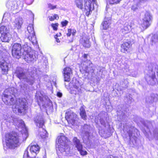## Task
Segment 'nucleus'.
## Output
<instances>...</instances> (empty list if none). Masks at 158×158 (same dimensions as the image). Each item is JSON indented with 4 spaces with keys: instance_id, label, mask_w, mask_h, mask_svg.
Masks as SVG:
<instances>
[{
    "instance_id": "nucleus-1",
    "label": "nucleus",
    "mask_w": 158,
    "mask_h": 158,
    "mask_svg": "<svg viewBox=\"0 0 158 158\" xmlns=\"http://www.w3.org/2000/svg\"><path fill=\"white\" fill-rule=\"evenodd\" d=\"M147 73L145 78L148 83L153 85L158 84V76L156 77L155 73H158V66L155 64L150 63L147 69Z\"/></svg>"
},
{
    "instance_id": "nucleus-2",
    "label": "nucleus",
    "mask_w": 158,
    "mask_h": 158,
    "mask_svg": "<svg viewBox=\"0 0 158 158\" xmlns=\"http://www.w3.org/2000/svg\"><path fill=\"white\" fill-rule=\"evenodd\" d=\"M6 140L7 146L11 149H14L19 147L22 141L21 136L16 133L7 134Z\"/></svg>"
},
{
    "instance_id": "nucleus-3",
    "label": "nucleus",
    "mask_w": 158,
    "mask_h": 158,
    "mask_svg": "<svg viewBox=\"0 0 158 158\" xmlns=\"http://www.w3.org/2000/svg\"><path fill=\"white\" fill-rule=\"evenodd\" d=\"M15 73L16 76L20 80H22L26 81L30 85H32L35 81L34 76H27L24 72L23 69L21 67L17 68Z\"/></svg>"
},
{
    "instance_id": "nucleus-4",
    "label": "nucleus",
    "mask_w": 158,
    "mask_h": 158,
    "mask_svg": "<svg viewBox=\"0 0 158 158\" xmlns=\"http://www.w3.org/2000/svg\"><path fill=\"white\" fill-rule=\"evenodd\" d=\"M27 101L25 98H18L16 100L15 108L18 109L19 113H24L27 109Z\"/></svg>"
},
{
    "instance_id": "nucleus-5",
    "label": "nucleus",
    "mask_w": 158,
    "mask_h": 158,
    "mask_svg": "<svg viewBox=\"0 0 158 158\" xmlns=\"http://www.w3.org/2000/svg\"><path fill=\"white\" fill-rule=\"evenodd\" d=\"M35 121L36 123L37 126L40 128L39 129V135L42 138H45L47 136V133L45 129L42 128L44 123L43 118L40 117H37L35 118Z\"/></svg>"
},
{
    "instance_id": "nucleus-6",
    "label": "nucleus",
    "mask_w": 158,
    "mask_h": 158,
    "mask_svg": "<svg viewBox=\"0 0 158 158\" xmlns=\"http://www.w3.org/2000/svg\"><path fill=\"white\" fill-rule=\"evenodd\" d=\"M11 51L13 56L18 59L21 58L23 55L22 46L20 44L14 43L12 46Z\"/></svg>"
},
{
    "instance_id": "nucleus-7",
    "label": "nucleus",
    "mask_w": 158,
    "mask_h": 158,
    "mask_svg": "<svg viewBox=\"0 0 158 158\" xmlns=\"http://www.w3.org/2000/svg\"><path fill=\"white\" fill-rule=\"evenodd\" d=\"M28 33L26 36L27 38L33 44H36L37 43L35 33L34 31L33 24H29L27 27Z\"/></svg>"
},
{
    "instance_id": "nucleus-8",
    "label": "nucleus",
    "mask_w": 158,
    "mask_h": 158,
    "mask_svg": "<svg viewBox=\"0 0 158 158\" xmlns=\"http://www.w3.org/2000/svg\"><path fill=\"white\" fill-rule=\"evenodd\" d=\"M152 19V15L150 13L146 12L143 18V23L141 24L143 29H146L151 25Z\"/></svg>"
},
{
    "instance_id": "nucleus-9",
    "label": "nucleus",
    "mask_w": 158,
    "mask_h": 158,
    "mask_svg": "<svg viewBox=\"0 0 158 158\" xmlns=\"http://www.w3.org/2000/svg\"><path fill=\"white\" fill-rule=\"evenodd\" d=\"M65 118L69 124L73 125L77 120V115L70 110H68L66 113Z\"/></svg>"
},
{
    "instance_id": "nucleus-10",
    "label": "nucleus",
    "mask_w": 158,
    "mask_h": 158,
    "mask_svg": "<svg viewBox=\"0 0 158 158\" xmlns=\"http://www.w3.org/2000/svg\"><path fill=\"white\" fill-rule=\"evenodd\" d=\"M23 55L25 61L28 63L36 60L38 58L37 53L34 51L23 54Z\"/></svg>"
},
{
    "instance_id": "nucleus-11",
    "label": "nucleus",
    "mask_w": 158,
    "mask_h": 158,
    "mask_svg": "<svg viewBox=\"0 0 158 158\" xmlns=\"http://www.w3.org/2000/svg\"><path fill=\"white\" fill-rule=\"evenodd\" d=\"M83 68L85 73L88 74L93 73L94 72V66L93 64L89 60L84 62Z\"/></svg>"
},
{
    "instance_id": "nucleus-12",
    "label": "nucleus",
    "mask_w": 158,
    "mask_h": 158,
    "mask_svg": "<svg viewBox=\"0 0 158 158\" xmlns=\"http://www.w3.org/2000/svg\"><path fill=\"white\" fill-rule=\"evenodd\" d=\"M84 2L85 9L86 11V15L87 16L90 14L93 9L91 7V4L95 3L96 0H84Z\"/></svg>"
},
{
    "instance_id": "nucleus-13",
    "label": "nucleus",
    "mask_w": 158,
    "mask_h": 158,
    "mask_svg": "<svg viewBox=\"0 0 158 158\" xmlns=\"http://www.w3.org/2000/svg\"><path fill=\"white\" fill-rule=\"evenodd\" d=\"M58 148L60 151H63V147L67 144V138L63 135L57 137Z\"/></svg>"
},
{
    "instance_id": "nucleus-14",
    "label": "nucleus",
    "mask_w": 158,
    "mask_h": 158,
    "mask_svg": "<svg viewBox=\"0 0 158 158\" xmlns=\"http://www.w3.org/2000/svg\"><path fill=\"white\" fill-rule=\"evenodd\" d=\"M14 89L13 88H10L7 89H6L3 93V97L5 98L3 99L5 102H9L10 101V98L11 97V94L13 95L14 94Z\"/></svg>"
},
{
    "instance_id": "nucleus-15",
    "label": "nucleus",
    "mask_w": 158,
    "mask_h": 158,
    "mask_svg": "<svg viewBox=\"0 0 158 158\" xmlns=\"http://www.w3.org/2000/svg\"><path fill=\"white\" fill-rule=\"evenodd\" d=\"M64 81L69 82L70 81V77L72 74L71 69L69 68H66L63 71Z\"/></svg>"
},
{
    "instance_id": "nucleus-16",
    "label": "nucleus",
    "mask_w": 158,
    "mask_h": 158,
    "mask_svg": "<svg viewBox=\"0 0 158 158\" xmlns=\"http://www.w3.org/2000/svg\"><path fill=\"white\" fill-rule=\"evenodd\" d=\"M73 89L72 93L78 94L81 91L80 85L79 82L76 80L74 83L73 85Z\"/></svg>"
},
{
    "instance_id": "nucleus-17",
    "label": "nucleus",
    "mask_w": 158,
    "mask_h": 158,
    "mask_svg": "<svg viewBox=\"0 0 158 158\" xmlns=\"http://www.w3.org/2000/svg\"><path fill=\"white\" fill-rule=\"evenodd\" d=\"M40 94L41 96L36 95V99L39 105H45V102L48 100V97L46 96H43L41 94Z\"/></svg>"
},
{
    "instance_id": "nucleus-18",
    "label": "nucleus",
    "mask_w": 158,
    "mask_h": 158,
    "mask_svg": "<svg viewBox=\"0 0 158 158\" xmlns=\"http://www.w3.org/2000/svg\"><path fill=\"white\" fill-rule=\"evenodd\" d=\"M16 2L15 0H9L6 4V6L8 9L14 10L17 9Z\"/></svg>"
},
{
    "instance_id": "nucleus-19",
    "label": "nucleus",
    "mask_w": 158,
    "mask_h": 158,
    "mask_svg": "<svg viewBox=\"0 0 158 158\" xmlns=\"http://www.w3.org/2000/svg\"><path fill=\"white\" fill-rule=\"evenodd\" d=\"M23 23L22 18H18L15 19V21L12 23L14 26V28L20 29L21 27V25Z\"/></svg>"
},
{
    "instance_id": "nucleus-20",
    "label": "nucleus",
    "mask_w": 158,
    "mask_h": 158,
    "mask_svg": "<svg viewBox=\"0 0 158 158\" xmlns=\"http://www.w3.org/2000/svg\"><path fill=\"white\" fill-rule=\"evenodd\" d=\"M29 148L30 152L32 154H34V156H31V157H33L36 155L37 153L39 152L40 150V148L38 145H33L27 148V149Z\"/></svg>"
},
{
    "instance_id": "nucleus-21",
    "label": "nucleus",
    "mask_w": 158,
    "mask_h": 158,
    "mask_svg": "<svg viewBox=\"0 0 158 158\" xmlns=\"http://www.w3.org/2000/svg\"><path fill=\"white\" fill-rule=\"evenodd\" d=\"M158 99V95L157 94H152L150 96L147 97L146 99V102L149 103H152L156 102Z\"/></svg>"
},
{
    "instance_id": "nucleus-22",
    "label": "nucleus",
    "mask_w": 158,
    "mask_h": 158,
    "mask_svg": "<svg viewBox=\"0 0 158 158\" xmlns=\"http://www.w3.org/2000/svg\"><path fill=\"white\" fill-rule=\"evenodd\" d=\"M128 82L127 79H124L120 83V85L118 88V89L120 91L123 90L127 88Z\"/></svg>"
},
{
    "instance_id": "nucleus-23",
    "label": "nucleus",
    "mask_w": 158,
    "mask_h": 158,
    "mask_svg": "<svg viewBox=\"0 0 158 158\" xmlns=\"http://www.w3.org/2000/svg\"><path fill=\"white\" fill-rule=\"evenodd\" d=\"M81 41L83 46L85 47L89 48L90 47V44L89 41V38L88 36H83Z\"/></svg>"
},
{
    "instance_id": "nucleus-24",
    "label": "nucleus",
    "mask_w": 158,
    "mask_h": 158,
    "mask_svg": "<svg viewBox=\"0 0 158 158\" xmlns=\"http://www.w3.org/2000/svg\"><path fill=\"white\" fill-rule=\"evenodd\" d=\"M9 64L6 62H4L1 65H0V67L2 70V73L3 74H6L7 73L8 70Z\"/></svg>"
},
{
    "instance_id": "nucleus-25",
    "label": "nucleus",
    "mask_w": 158,
    "mask_h": 158,
    "mask_svg": "<svg viewBox=\"0 0 158 158\" xmlns=\"http://www.w3.org/2000/svg\"><path fill=\"white\" fill-rule=\"evenodd\" d=\"M111 20L107 18H105V20L102 23V28L104 30H106L109 28L111 24Z\"/></svg>"
},
{
    "instance_id": "nucleus-26",
    "label": "nucleus",
    "mask_w": 158,
    "mask_h": 158,
    "mask_svg": "<svg viewBox=\"0 0 158 158\" xmlns=\"http://www.w3.org/2000/svg\"><path fill=\"white\" fill-rule=\"evenodd\" d=\"M131 45L128 42H124L121 45V51L123 53H126L130 48Z\"/></svg>"
},
{
    "instance_id": "nucleus-27",
    "label": "nucleus",
    "mask_w": 158,
    "mask_h": 158,
    "mask_svg": "<svg viewBox=\"0 0 158 158\" xmlns=\"http://www.w3.org/2000/svg\"><path fill=\"white\" fill-rule=\"evenodd\" d=\"M131 30V26L128 25L127 23H125L123 28L121 29L122 32L124 34L128 33Z\"/></svg>"
},
{
    "instance_id": "nucleus-28",
    "label": "nucleus",
    "mask_w": 158,
    "mask_h": 158,
    "mask_svg": "<svg viewBox=\"0 0 158 158\" xmlns=\"http://www.w3.org/2000/svg\"><path fill=\"white\" fill-rule=\"evenodd\" d=\"M73 141L74 145L77 149H79L80 150L82 145L80 142L79 140L77 139V137H75L73 139Z\"/></svg>"
},
{
    "instance_id": "nucleus-29",
    "label": "nucleus",
    "mask_w": 158,
    "mask_h": 158,
    "mask_svg": "<svg viewBox=\"0 0 158 158\" xmlns=\"http://www.w3.org/2000/svg\"><path fill=\"white\" fill-rule=\"evenodd\" d=\"M19 127H21L22 129H24L26 131V128L24 122L22 120H18L16 124Z\"/></svg>"
},
{
    "instance_id": "nucleus-30",
    "label": "nucleus",
    "mask_w": 158,
    "mask_h": 158,
    "mask_svg": "<svg viewBox=\"0 0 158 158\" xmlns=\"http://www.w3.org/2000/svg\"><path fill=\"white\" fill-rule=\"evenodd\" d=\"M9 28L5 26H2L0 28V35L9 32Z\"/></svg>"
},
{
    "instance_id": "nucleus-31",
    "label": "nucleus",
    "mask_w": 158,
    "mask_h": 158,
    "mask_svg": "<svg viewBox=\"0 0 158 158\" xmlns=\"http://www.w3.org/2000/svg\"><path fill=\"white\" fill-rule=\"evenodd\" d=\"M10 102H5V103L8 105H12L13 106V108L15 107V106L16 105L15 101V100L14 97L12 96H11L10 98Z\"/></svg>"
},
{
    "instance_id": "nucleus-32",
    "label": "nucleus",
    "mask_w": 158,
    "mask_h": 158,
    "mask_svg": "<svg viewBox=\"0 0 158 158\" xmlns=\"http://www.w3.org/2000/svg\"><path fill=\"white\" fill-rule=\"evenodd\" d=\"M63 151H60L61 152H65V154H69L70 152V148L69 145L66 144L65 146L63 147L62 148Z\"/></svg>"
},
{
    "instance_id": "nucleus-33",
    "label": "nucleus",
    "mask_w": 158,
    "mask_h": 158,
    "mask_svg": "<svg viewBox=\"0 0 158 158\" xmlns=\"http://www.w3.org/2000/svg\"><path fill=\"white\" fill-rule=\"evenodd\" d=\"M75 2L78 8L81 9H83V4L81 0H75Z\"/></svg>"
},
{
    "instance_id": "nucleus-34",
    "label": "nucleus",
    "mask_w": 158,
    "mask_h": 158,
    "mask_svg": "<svg viewBox=\"0 0 158 158\" xmlns=\"http://www.w3.org/2000/svg\"><path fill=\"white\" fill-rule=\"evenodd\" d=\"M90 127L87 125H85L84 126L83 129L84 131L85 132V133H86V135L88 136L89 135V131L90 129Z\"/></svg>"
},
{
    "instance_id": "nucleus-35",
    "label": "nucleus",
    "mask_w": 158,
    "mask_h": 158,
    "mask_svg": "<svg viewBox=\"0 0 158 158\" xmlns=\"http://www.w3.org/2000/svg\"><path fill=\"white\" fill-rule=\"evenodd\" d=\"M118 114V115L119 116L120 119L123 121L124 120L126 117V116L125 115V113L122 112L121 111L119 112Z\"/></svg>"
},
{
    "instance_id": "nucleus-36",
    "label": "nucleus",
    "mask_w": 158,
    "mask_h": 158,
    "mask_svg": "<svg viewBox=\"0 0 158 158\" xmlns=\"http://www.w3.org/2000/svg\"><path fill=\"white\" fill-rule=\"evenodd\" d=\"M122 0H108L109 3L111 4H117Z\"/></svg>"
},
{
    "instance_id": "nucleus-37",
    "label": "nucleus",
    "mask_w": 158,
    "mask_h": 158,
    "mask_svg": "<svg viewBox=\"0 0 158 158\" xmlns=\"http://www.w3.org/2000/svg\"><path fill=\"white\" fill-rule=\"evenodd\" d=\"M151 41L152 42L156 43L158 42V39L157 35H154L152 37Z\"/></svg>"
},
{
    "instance_id": "nucleus-38",
    "label": "nucleus",
    "mask_w": 158,
    "mask_h": 158,
    "mask_svg": "<svg viewBox=\"0 0 158 158\" xmlns=\"http://www.w3.org/2000/svg\"><path fill=\"white\" fill-rule=\"evenodd\" d=\"M24 51V52L23 53V54H25L27 53V52H32V51H31V48L30 47H28V48H24L23 49Z\"/></svg>"
},
{
    "instance_id": "nucleus-39",
    "label": "nucleus",
    "mask_w": 158,
    "mask_h": 158,
    "mask_svg": "<svg viewBox=\"0 0 158 158\" xmlns=\"http://www.w3.org/2000/svg\"><path fill=\"white\" fill-rule=\"evenodd\" d=\"M127 132L129 135V136L130 138L132 135V127L129 128V129L127 130Z\"/></svg>"
},
{
    "instance_id": "nucleus-40",
    "label": "nucleus",
    "mask_w": 158,
    "mask_h": 158,
    "mask_svg": "<svg viewBox=\"0 0 158 158\" xmlns=\"http://www.w3.org/2000/svg\"><path fill=\"white\" fill-rule=\"evenodd\" d=\"M82 146L81 148H80V150L79 149H77V150L80 152L81 155H85L86 154L87 152L85 151H84L82 150Z\"/></svg>"
},
{
    "instance_id": "nucleus-41",
    "label": "nucleus",
    "mask_w": 158,
    "mask_h": 158,
    "mask_svg": "<svg viewBox=\"0 0 158 158\" xmlns=\"http://www.w3.org/2000/svg\"><path fill=\"white\" fill-rule=\"evenodd\" d=\"M153 134L154 137L158 139V129L156 128L154 130Z\"/></svg>"
},
{
    "instance_id": "nucleus-42",
    "label": "nucleus",
    "mask_w": 158,
    "mask_h": 158,
    "mask_svg": "<svg viewBox=\"0 0 158 158\" xmlns=\"http://www.w3.org/2000/svg\"><path fill=\"white\" fill-rule=\"evenodd\" d=\"M13 39L15 41H19L20 40L19 38L18 37V35L16 33H15L14 35V37Z\"/></svg>"
},
{
    "instance_id": "nucleus-43",
    "label": "nucleus",
    "mask_w": 158,
    "mask_h": 158,
    "mask_svg": "<svg viewBox=\"0 0 158 158\" xmlns=\"http://www.w3.org/2000/svg\"><path fill=\"white\" fill-rule=\"evenodd\" d=\"M80 114L81 118L84 119H85L86 117V113L85 112H80Z\"/></svg>"
},
{
    "instance_id": "nucleus-44",
    "label": "nucleus",
    "mask_w": 158,
    "mask_h": 158,
    "mask_svg": "<svg viewBox=\"0 0 158 158\" xmlns=\"http://www.w3.org/2000/svg\"><path fill=\"white\" fill-rule=\"evenodd\" d=\"M58 24L57 23L56 24H51V26L52 27H53V29L54 30L56 31L57 30V27H58Z\"/></svg>"
},
{
    "instance_id": "nucleus-45",
    "label": "nucleus",
    "mask_w": 158,
    "mask_h": 158,
    "mask_svg": "<svg viewBox=\"0 0 158 158\" xmlns=\"http://www.w3.org/2000/svg\"><path fill=\"white\" fill-rule=\"evenodd\" d=\"M30 157V156L29 155L27 150H25L23 155V158H25L26 157Z\"/></svg>"
},
{
    "instance_id": "nucleus-46",
    "label": "nucleus",
    "mask_w": 158,
    "mask_h": 158,
    "mask_svg": "<svg viewBox=\"0 0 158 158\" xmlns=\"http://www.w3.org/2000/svg\"><path fill=\"white\" fill-rule=\"evenodd\" d=\"M126 98L128 100V102H131L132 99V98L131 97V95L130 94L127 95Z\"/></svg>"
},
{
    "instance_id": "nucleus-47",
    "label": "nucleus",
    "mask_w": 158,
    "mask_h": 158,
    "mask_svg": "<svg viewBox=\"0 0 158 158\" xmlns=\"http://www.w3.org/2000/svg\"><path fill=\"white\" fill-rule=\"evenodd\" d=\"M48 7L51 9L53 10L56 8V6H53L52 5L49 4H48Z\"/></svg>"
},
{
    "instance_id": "nucleus-48",
    "label": "nucleus",
    "mask_w": 158,
    "mask_h": 158,
    "mask_svg": "<svg viewBox=\"0 0 158 158\" xmlns=\"http://www.w3.org/2000/svg\"><path fill=\"white\" fill-rule=\"evenodd\" d=\"M68 23V21L67 20H65L64 21L61 22V24L63 27L65 26H66Z\"/></svg>"
},
{
    "instance_id": "nucleus-49",
    "label": "nucleus",
    "mask_w": 158,
    "mask_h": 158,
    "mask_svg": "<svg viewBox=\"0 0 158 158\" xmlns=\"http://www.w3.org/2000/svg\"><path fill=\"white\" fill-rule=\"evenodd\" d=\"M5 61L2 57L0 56V65L2 64Z\"/></svg>"
},
{
    "instance_id": "nucleus-50",
    "label": "nucleus",
    "mask_w": 158,
    "mask_h": 158,
    "mask_svg": "<svg viewBox=\"0 0 158 158\" xmlns=\"http://www.w3.org/2000/svg\"><path fill=\"white\" fill-rule=\"evenodd\" d=\"M71 29H68V33L67 34V35L68 37L70 36L71 34Z\"/></svg>"
},
{
    "instance_id": "nucleus-51",
    "label": "nucleus",
    "mask_w": 158,
    "mask_h": 158,
    "mask_svg": "<svg viewBox=\"0 0 158 158\" xmlns=\"http://www.w3.org/2000/svg\"><path fill=\"white\" fill-rule=\"evenodd\" d=\"M137 9L136 5H133L131 7V9L134 10L135 11Z\"/></svg>"
},
{
    "instance_id": "nucleus-52",
    "label": "nucleus",
    "mask_w": 158,
    "mask_h": 158,
    "mask_svg": "<svg viewBox=\"0 0 158 158\" xmlns=\"http://www.w3.org/2000/svg\"><path fill=\"white\" fill-rule=\"evenodd\" d=\"M71 34H72L73 36H74L75 35V34L76 33V30L74 29H71Z\"/></svg>"
},
{
    "instance_id": "nucleus-53",
    "label": "nucleus",
    "mask_w": 158,
    "mask_h": 158,
    "mask_svg": "<svg viewBox=\"0 0 158 158\" xmlns=\"http://www.w3.org/2000/svg\"><path fill=\"white\" fill-rule=\"evenodd\" d=\"M80 112H85V109L83 107H81L80 109Z\"/></svg>"
},
{
    "instance_id": "nucleus-54",
    "label": "nucleus",
    "mask_w": 158,
    "mask_h": 158,
    "mask_svg": "<svg viewBox=\"0 0 158 158\" xmlns=\"http://www.w3.org/2000/svg\"><path fill=\"white\" fill-rule=\"evenodd\" d=\"M88 56V55L87 54H84V55L83 56V57L85 59L84 60V62H87V60H86V59L87 57Z\"/></svg>"
},
{
    "instance_id": "nucleus-55",
    "label": "nucleus",
    "mask_w": 158,
    "mask_h": 158,
    "mask_svg": "<svg viewBox=\"0 0 158 158\" xmlns=\"http://www.w3.org/2000/svg\"><path fill=\"white\" fill-rule=\"evenodd\" d=\"M53 17H54V18L55 19H59V16L57 14H55L53 16Z\"/></svg>"
},
{
    "instance_id": "nucleus-56",
    "label": "nucleus",
    "mask_w": 158,
    "mask_h": 158,
    "mask_svg": "<svg viewBox=\"0 0 158 158\" xmlns=\"http://www.w3.org/2000/svg\"><path fill=\"white\" fill-rule=\"evenodd\" d=\"M29 46H28L27 44V43H25V44H24L23 46V48L24 49V47L27 48V47H29Z\"/></svg>"
},
{
    "instance_id": "nucleus-57",
    "label": "nucleus",
    "mask_w": 158,
    "mask_h": 158,
    "mask_svg": "<svg viewBox=\"0 0 158 158\" xmlns=\"http://www.w3.org/2000/svg\"><path fill=\"white\" fill-rule=\"evenodd\" d=\"M57 95L59 97H61L62 96V94L60 92H58L57 94Z\"/></svg>"
},
{
    "instance_id": "nucleus-58",
    "label": "nucleus",
    "mask_w": 158,
    "mask_h": 158,
    "mask_svg": "<svg viewBox=\"0 0 158 158\" xmlns=\"http://www.w3.org/2000/svg\"><path fill=\"white\" fill-rule=\"evenodd\" d=\"M58 35L57 34H56L55 36V38L56 39V41L57 42H60V41L59 40V39L58 38H57V37H58Z\"/></svg>"
},
{
    "instance_id": "nucleus-59",
    "label": "nucleus",
    "mask_w": 158,
    "mask_h": 158,
    "mask_svg": "<svg viewBox=\"0 0 158 158\" xmlns=\"http://www.w3.org/2000/svg\"><path fill=\"white\" fill-rule=\"evenodd\" d=\"M49 19L50 20V21H53L55 19L54 18V17H53V16H49Z\"/></svg>"
},
{
    "instance_id": "nucleus-60",
    "label": "nucleus",
    "mask_w": 158,
    "mask_h": 158,
    "mask_svg": "<svg viewBox=\"0 0 158 158\" xmlns=\"http://www.w3.org/2000/svg\"><path fill=\"white\" fill-rule=\"evenodd\" d=\"M28 0H26V2H27V4L28 5L31 4L32 2H33L32 0H31V2H28Z\"/></svg>"
},
{
    "instance_id": "nucleus-61",
    "label": "nucleus",
    "mask_w": 158,
    "mask_h": 158,
    "mask_svg": "<svg viewBox=\"0 0 158 158\" xmlns=\"http://www.w3.org/2000/svg\"><path fill=\"white\" fill-rule=\"evenodd\" d=\"M73 42V39H72L71 40H68L67 42H66L67 43H72Z\"/></svg>"
},
{
    "instance_id": "nucleus-62",
    "label": "nucleus",
    "mask_w": 158,
    "mask_h": 158,
    "mask_svg": "<svg viewBox=\"0 0 158 158\" xmlns=\"http://www.w3.org/2000/svg\"><path fill=\"white\" fill-rule=\"evenodd\" d=\"M147 1V0H139V2L142 3Z\"/></svg>"
},
{
    "instance_id": "nucleus-63",
    "label": "nucleus",
    "mask_w": 158,
    "mask_h": 158,
    "mask_svg": "<svg viewBox=\"0 0 158 158\" xmlns=\"http://www.w3.org/2000/svg\"><path fill=\"white\" fill-rule=\"evenodd\" d=\"M108 158H114L113 157V156H110Z\"/></svg>"
},
{
    "instance_id": "nucleus-64",
    "label": "nucleus",
    "mask_w": 158,
    "mask_h": 158,
    "mask_svg": "<svg viewBox=\"0 0 158 158\" xmlns=\"http://www.w3.org/2000/svg\"><path fill=\"white\" fill-rule=\"evenodd\" d=\"M65 86H66V83H65Z\"/></svg>"
}]
</instances>
